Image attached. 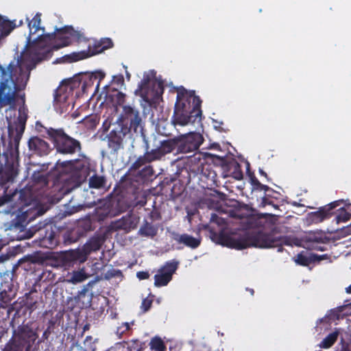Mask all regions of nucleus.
I'll use <instances>...</instances> for the list:
<instances>
[{"label":"nucleus","mask_w":351,"mask_h":351,"mask_svg":"<svg viewBox=\"0 0 351 351\" xmlns=\"http://www.w3.org/2000/svg\"><path fill=\"white\" fill-rule=\"evenodd\" d=\"M84 350L85 351H95L96 346L93 341V337L91 336H87L84 340Z\"/></svg>","instance_id":"obj_47"},{"label":"nucleus","mask_w":351,"mask_h":351,"mask_svg":"<svg viewBox=\"0 0 351 351\" xmlns=\"http://www.w3.org/2000/svg\"><path fill=\"white\" fill-rule=\"evenodd\" d=\"M265 193V195L264 197H273L272 194L273 193H276V191L274 190V192H267V193Z\"/></svg>","instance_id":"obj_62"},{"label":"nucleus","mask_w":351,"mask_h":351,"mask_svg":"<svg viewBox=\"0 0 351 351\" xmlns=\"http://www.w3.org/2000/svg\"><path fill=\"white\" fill-rule=\"evenodd\" d=\"M136 276L139 280H145L149 278V274L147 271H138L136 274Z\"/></svg>","instance_id":"obj_56"},{"label":"nucleus","mask_w":351,"mask_h":351,"mask_svg":"<svg viewBox=\"0 0 351 351\" xmlns=\"http://www.w3.org/2000/svg\"><path fill=\"white\" fill-rule=\"evenodd\" d=\"M38 335L27 325H21L13 330L12 336L1 351H31Z\"/></svg>","instance_id":"obj_5"},{"label":"nucleus","mask_w":351,"mask_h":351,"mask_svg":"<svg viewBox=\"0 0 351 351\" xmlns=\"http://www.w3.org/2000/svg\"><path fill=\"white\" fill-rule=\"evenodd\" d=\"M16 21H10L0 15V40L8 36L16 27Z\"/></svg>","instance_id":"obj_23"},{"label":"nucleus","mask_w":351,"mask_h":351,"mask_svg":"<svg viewBox=\"0 0 351 351\" xmlns=\"http://www.w3.org/2000/svg\"><path fill=\"white\" fill-rule=\"evenodd\" d=\"M26 120L27 116L19 115V117H18L17 123L16 125V135L14 137V141L16 142H18L20 140L23 133L24 132Z\"/></svg>","instance_id":"obj_35"},{"label":"nucleus","mask_w":351,"mask_h":351,"mask_svg":"<svg viewBox=\"0 0 351 351\" xmlns=\"http://www.w3.org/2000/svg\"><path fill=\"white\" fill-rule=\"evenodd\" d=\"M351 219V213L348 212L344 208L339 210L338 214L335 217V220L337 223L341 222H347Z\"/></svg>","instance_id":"obj_40"},{"label":"nucleus","mask_w":351,"mask_h":351,"mask_svg":"<svg viewBox=\"0 0 351 351\" xmlns=\"http://www.w3.org/2000/svg\"><path fill=\"white\" fill-rule=\"evenodd\" d=\"M158 148L164 157L166 154L171 153L177 149L176 138H169L160 141Z\"/></svg>","instance_id":"obj_26"},{"label":"nucleus","mask_w":351,"mask_h":351,"mask_svg":"<svg viewBox=\"0 0 351 351\" xmlns=\"http://www.w3.org/2000/svg\"><path fill=\"white\" fill-rule=\"evenodd\" d=\"M252 184L253 188L255 190L264 191L265 193L274 192V189L268 186L267 185L263 184L256 178L252 179Z\"/></svg>","instance_id":"obj_43"},{"label":"nucleus","mask_w":351,"mask_h":351,"mask_svg":"<svg viewBox=\"0 0 351 351\" xmlns=\"http://www.w3.org/2000/svg\"><path fill=\"white\" fill-rule=\"evenodd\" d=\"M15 69L12 62L8 66V71L0 64V103L4 100L10 101L18 90L17 84L12 78Z\"/></svg>","instance_id":"obj_6"},{"label":"nucleus","mask_w":351,"mask_h":351,"mask_svg":"<svg viewBox=\"0 0 351 351\" xmlns=\"http://www.w3.org/2000/svg\"><path fill=\"white\" fill-rule=\"evenodd\" d=\"M176 101L171 122L174 125L185 126L201 121L202 100L195 95V90H188L181 86L177 88Z\"/></svg>","instance_id":"obj_3"},{"label":"nucleus","mask_w":351,"mask_h":351,"mask_svg":"<svg viewBox=\"0 0 351 351\" xmlns=\"http://www.w3.org/2000/svg\"><path fill=\"white\" fill-rule=\"evenodd\" d=\"M45 129L56 153L66 156H73L77 154V158L75 159L63 162L58 160L56 163L55 169H62L60 173L80 172L88 165V158L82 153V145L79 140L70 136L63 128H45Z\"/></svg>","instance_id":"obj_2"},{"label":"nucleus","mask_w":351,"mask_h":351,"mask_svg":"<svg viewBox=\"0 0 351 351\" xmlns=\"http://www.w3.org/2000/svg\"><path fill=\"white\" fill-rule=\"evenodd\" d=\"M32 180L36 184H40L42 186H46L49 183L48 173L43 172H34L32 176Z\"/></svg>","instance_id":"obj_37"},{"label":"nucleus","mask_w":351,"mask_h":351,"mask_svg":"<svg viewBox=\"0 0 351 351\" xmlns=\"http://www.w3.org/2000/svg\"><path fill=\"white\" fill-rule=\"evenodd\" d=\"M73 87L68 83L58 88L54 93L53 106L56 111L63 113L68 110L69 106V94L72 93Z\"/></svg>","instance_id":"obj_15"},{"label":"nucleus","mask_w":351,"mask_h":351,"mask_svg":"<svg viewBox=\"0 0 351 351\" xmlns=\"http://www.w3.org/2000/svg\"><path fill=\"white\" fill-rule=\"evenodd\" d=\"M315 258H317V256H314V253H308V252L302 251L297 254L295 258V262L299 265L306 267L315 263Z\"/></svg>","instance_id":"obj_27"},{"label":"nucleus","mask_w":351,"mask_h":351,"mask_svg":"<svg viewBox=\"0 0 351 351\" xmlns=\"http://www.w3.org/2000/svg\"><path fill=\"white\" fill-rule=\"evenodd\" d=\"M43 230L45 232L44 234L41 232L40 233L41 237L40 238V245L49 249H53L56 247L58 244V239L56 232L52 229V227L50 226L49 228H48L47 226Z\"/></svg>","instance_id":"obj_20"},{"label":"nucleus","mask_w":351,"mask_h":351,"mask_svg":"<svg viewBox=\"0 0 351 351\" xmlns=\"http://www.w3.org/2000/svg\"><path fill=\"white\" fill-rule=\"evenodd\" d=\"M55 324V322L53 320H49V326L47 328V329L43 332L42 335V341H44L45 340H47L49 335L52 332L53 327Z\"/></svg>","instance_id":"obj_49"},{"label":"nucleus","mask_w":351,"mask_h":351,"mask_svg":"<svg viewBox=\"0 0 351 351\" xmlns=\"http://www.w3.org/2000/svg\"><path fill=\"white\" fill-rule=\"evenodd\" d=\"M41 22V14L36 13V15L33 17V19L29 22L28 26L29 28V34L32 36V34H36L38 30L42 29L43 33L45 32V28L40 27Z\"/></svg>","instance_id":"obj_33"},{"label":"nucleus","mask_w":351,"mask_h":351,"mask_svg":"<svg viewBox=\"0 0 351 351\" xmlns=\"http://www.w3.org/2000/svg\"><path fill=\"white\" fill-rule=\"evenodd\" d=\"M108 278L120 276L122 275V272L119 269H112L108 271Z\"/></svg>","instance_id":"obj_55"},{"label":"nucleus","mask_w":351,"mask_h":351,"mask_svg":"<svg viewBox=\"0 0 351 351\" xmlns=\"http://www.w3.org/2000/svg\"><path fill=\"white\" fill-rule=\"evenodd\" d=\"M262 204L265 206V205H274L272 202L267 197H263L262 198Z\"/></svg>","instance_id":"obj_59"},{"label":"nucleus","mask_w":351,"mask_h":351,"mask_svg":"<svg viewBox=\"0 0 351 351\" xmlns=\"http://www.w3.org/2000/svg\"><path fill=\"white\" fill-rule=\"evenodd\" d=\"M311 247L313 250H317V251H325L326 250V247L325 246L321 245L319 243H313L311 245Z\"/></svg>","instance_id":"obj_57"},{"label":"nucleus","mask_w":351,"mask_h":351,"mask_svg":"<svg viewBox=\"0 0 351 351\" xmlns=\"http://www.w3.org/2000/svg\"><path fill=\"white\" fill-rule=\"evenodd\" d=\"M16 290L14 287L12 278L9 280L2 281L0 285V308L6 310L7 317L14 310L10 309L12 307L11 302L16 297Z\"/></svg>","instance_id":"obj_12"},{"label":"nucleus","mask_w":351,"mask_h":351,"mask_svg":"<svg viewBox=\"0 0 351 351\" xmlns=\"http://www.w3.org/2000/svg\"><path fill=\"white\" fill-rule=\"evenodd\" d=\"M171 196L173 197H178L183 191V185L180 183V180L176 179V182L170 188Z\"/></svg>","instance_id":"obj_41"},{"label":"nucleus","mask_w":351,"mask_h":351,"mask_svg":"<svg viewBox=\"0 0 351 351\" xmlns=\"http://www.w3.org/2000/svg\"><path fill=\"white\" fill-rule=\"evenodd\" d=\"M19 169L17 165H16L13 162H8L4 169L0 171L1 176V184L3 187L4 186L11 182L14 181L15 177L18 175Z\"/></svg>","instance_id":"obj_22"},{"label":"nucleus","mask_w":351,"mask_h":351,"mask_svg":"<svg viewBox=\"0 0 351 351\" xmlns=\"http://www.w3.org/2000/svg\"><path fill=\"white\" fill-rule=\"evenodd\" d=\"M8 189L5 191V194L2 196H0V206L4 205L5 203H8L10 201H12L13 197L16 195L17 192V189H15L14 192H12L11 194L7 193Z\"/></svg>","instance_id":"obj_46"},{"label":"nucleus","mask_w":351,"mask_h":351,"mask_svg":"<svg viewBox=\"0 0 351 351\" xmlns=\"http://www.w3.org/2000/svg\"><path fill=\"white\" fill-rule=\"evenodd\" d=\"M171 279L169 275H166L158 271V273L154 276V285L158 287H164L167 285Z\"/></svg>","instance_id":"obj_36"},{"label":"nucleus","mask_w":351,"mask_h":351,"mask_svg":"<svg viewBox=\"0 0 351 351\" xmlns=\"http://www.w3.org/2000/svg\"><path fill=\"white\" fill-rule=\"evenodd\" d=\"M128 134L127 127L115 126L106 136L108 147L112 155H117L124 147L123 141Z\"/></svg>","instance_id":"obj_11"},{"label":"nucleus","mask_w":351,"mask_h":351,"mask_svg":"<svg viewBox=\"0 0 351 351\" xmlns=\"http://www.w3.org/2000/svg\"><path fill=\"white\" fill-rule=\"evenodd\" d=\"M330 317H332L333 318H338V317H339L338 312L335 309L330 310V315H326L324 317H323L322 319H320V322H325L326 323H329L330 320Z\"/></svg>","instance_id":"obj_54"},{"label":"nucleus","mask_w":351,"mask_h":351,"mask_svg":"<svg viewBox=\"0 0 351 351\" xmlns=\"http://www.w3.org/2000/svg\"><path fill=\"white\" fill-rule=\"evenodd\" d=\"M130 330V325L128 322H124L121 326H119L117 329V334L121 337L122 335L127 331Z\"/></svg>","instance_id":"obj_50"},{"label":"nucleus","mask_w":351,"mask_h":351,"mask_svg":"<svg viewBox=\"0 0 351 351\" xmlns=\"http://www.w3.org/2000/svg\"><path fill=\"white\" fill-rule=\"evenodd\" d=\"M314 256H317V258H315V263L320 262L322 260L328 259L329 258V256L327 254L318 255V254H314Z\"/></svg>","instance_id":"obj_58"},{"label":"nucleus","mask_w":351,"mask_h":351,"mask_svg":"<svg viewBox=\"0 0 351 351\" xmlns=\"http://www.w3.org/2000/svg\"><path fill=\"white\" fill-rule=\"evenodd\" d=\"M232 208L228 210L229 215L233 218L245 219L251 215L248 205L234 200L231 205Z\"/></svg>","instance_id":"obj_21"},{"label":"nucleus","mask_w":351,"mask_h":351,"mask_svg":"<svg viewBox=\"0 0 351 351\" xmlns=\"http://www.w3.org/2000/svg\"><path fill=\"white\" fill-rule=\"evenodd\" d=\"M150 81V76L149 75H144L135 91L136 95L141 96L143 100L146 101L149 100V86Z\"/></svg>","instance_id":"obj_24"},{"label":"nucleus","mask_w":351,"mask_h":351,"mask_svg":"<svg viewBox=\"0 0 351 351\" xmlns=\"http://www.w3.org/2000/svg\"><path fill=\"white\" fill-rule=\"evenodd\" d=\"M28 147L30 151L40 156L47 155L51 150L49 144L38 136H33L29 138Z\"/></svg>","instance_id":"obj_17"},{"label":"nucleus","mask_w":351,"mask_h":351,"mask_svg":"<svg viewBox=\"0 0 351 351\" xmlns=\"http://www.w3.org/2000/svg\"><path fill=\"white\" fill-rule=\"evenodd\" d=\"M125 95L121 92H118L115 95V103L118 106H122L125 103Z\"/></svg>","instance_id":"obj_53"},{"label":"nucleus","mask_w":351,"mask_h":351,"mask_svg":"<svg viewBox=\"0 0 351 351\" xmlns=\"http://www.w3.org/2000/svg\"><path fill=\"white\" fill-rule=\"evenodd\" d=\"M32 261L33 263H43L44 258L42 256H34Z\"/></svg>","instance_id":"obj_60"},{"label":"nucleus","mask_w":351,"mask_h":351,"mask_svg":"<svg viewBox=\"0 0 351 351\" xmlns=\"http://www.w3.org/2000/svg\"><path fill=\"white\" fill-rule=\"evenodd\" d=\"M158 232V228L147 221L143 224L138 230V234L142 237L154 238Z\"/></svg>","instance_id":"obj_28"},{"label":"nucleus","mask_w":351,"mask_h":351,"mask_svg":"<svg viewBox=\"0 0 351 351\" xmlns=\"http://www.w3.org/2000/svg\"><path fill=\"white\" fill-rule=\"evenodd\" d=\"M154 174V171L150 165L145 166L139 171V176L145 179L150 178Z\"/></svg>","instance_id":"obj_44"},{"label":"nucleus","mask_w":351,"mask_h":351,"mask_svg":"<svg viewBox=\"0 0 351 351\" xmlns=\"http://www.w3.org/2000/svg\"><path fill=\"white\" fill-rule=\"evenodd\" d=\"M339 206V202H331L324 206L320 207L318 210L312 212L309 214L310 220L315 223L323 221L324 219H329L332 215V210Z\"/></svg>","instance_id":"obj_16"},{"label":"nucleus","mask_w":351,"mask_h":351,"mask_svg":"<svg viewBox=\"0 0 351 351\" xmlns=\"http://www.w3.org/2000/svg\"><path fill=\"white\" fill-rule=\"evenodd\" d=\"M152 300L148 298L143 299L141 304V308L143 311L147 312V311H149L152 306Z\"/></svg>","instance_id":"obj_52"},{"label":"nucleus","mask_w":351,"mask_h":351,"mask_svg":"<svg viewBox=\"0 0 351 351\" xmlns=\"http://www.w3.org/2000/svg\"><path fill=\"white\" fill-rule=\"evenodd\" d=\"M112 47V40L109 38H104L95 41L92 47L89 45L87 50L71 53L68 56V58L70 62H77L102 53Z\"/></svg>","instance_id":"obj_7"},{"label":"nucleus","mask_w":351,"mask_h":351,"mask_svg":"<svg viewBox=\"0 0 351 351\" xmlns=\"http://www.w3.org/2000/svg\"><path fill=\"white\" fill-rule=\"evenodd\" d=\"M151 350L154 351H166V346L160 337H153L149 343Z\"/></svg>","instance_id":"obj_39"},{"label":"nucleus","mask_w":351,"mask_h":351,"mask_svg":"<svg viewBox=\"0 0 351 351\" xmlns=\"http://www.w3.org/2000/svg\"><path fill=\"white\" fill-rule=\"evenodd\" d=\"M116 228L125 231H130L136 228V223L131 217H123L117 221Z\"/></svg>","instance_id":"obj_32"},{"label":"nucleus","mask_w":351,"mask_h":351,"mask_svg":"<svg viewBox=\"0 0 351 351\" xmlns=\"http://www.w3.org/2000/svg\"><path fill=\"white\" fill-rule=\"evenodd\" d=\"M259 173L261 176L267 178V174L263 169H259Z\"/></svg>","instance_id":"obj_63"},{"label":"nucleus","mask_w":351,"mask_h":351,"mask_svg":"<svg viewBox=\"0 0 351 351\" xmlns=\"http://www.w3.org/2000/svg\"><path fill=\"white\" fill-rule=\"evenodd\" d=\"M338 332L335 331L328 335L321 342L320 346L323 348H330L337 341L338 337Z\"/></svg>","instance_id":"obj_38"},{"label":"nucleus","mask_w":351,"mask_h":351,"mask_svg":"<svg viewBox=\"0 0 351 351\" xmlns=\"http://www.w3.org/2000/svg\"><path fill=\"white\" fill-rule=\"evenodd\" d=\"M149 163L145 156V154L143 156H140L135 162L132 165L130 170H138L141 167H142L143 165H145L146 164Z\"/></svg>","instance_id":"obj_42"},{"label":"nucleus","mask_w":351,"mask_h":351,"mask_svg":"<svg viewBox=\"0 0 351 351\" xmlns=\"http://www.w3.org/2000/svg\"><path fill=\"white\" fill-rule=\"evenodd\" d=\"M210 239L217 244L237 250L246 249L250 247L260 248L278 247V252H282L283 245H291V238L287 236L275 237L263 232L239 236H231L223 230L219 232L210 230Z\"/></svg>","instance_id":"obj_1"},{"label":"nucleus","mask_w":351,"mask_h":351,"mask_svg":"<svg viewBox=\"0 0 351 351\" xmlns=\"http://www.w3.org/2000/svg\"><path fill=\"white\" fill-rule=\"evenodd\" d=\"M106 178L104 176L95 174L88 180L89 186L93 189H104L106 187Z\"/></svg>","instance_id":"obj_30"},{"label":"nucleus","mask_w":351,"mask_h":351,"mask_svg":"<svg viewBox=\"0 0 351 351\" xmlns=\"http://www.w3.org/2000/svg\"><path fill=\"white\" fill-rule=\"evenodd\" d=\"M153 88H156V92L154 93V96L158 97L163 94L164 92V85L162 81H155L153 83Z\"/></svg>","instance_id":"obj_48"},{"label":"nucleus","mask_w":351,"mask_h":351,"mask_svg":"<svg viewBox=\"0 0 351 351\" xmlns=\"http://www.w3.org/2000/svg\"><path fill=\"white\" fill-rule=\"evenodd\" d=\"M346 292L347 293H351V285L346 288Z\"/></svg>","instance_id":"obj_64"},{"label":"nucleus","mask_w":351,"mask_h":351,"mask_svg":"<svg viewBox=\"0 0 351 351\" xmlns=\"http://www.w3.org/2000/svg\"><path fill=\"white\" fill-rule=\"evenodd\" d=\"M95 78L99 77L100 80L103 79L104 77V74L101 72L98 71L93 74Z\"/></svg>","instance_id":"obj_61"},{"label":"nucleus","mask_w":351,"mask_h":351,"mask_svg":"<svg viewBox=\"0 0 351 351\" xmlns=\"http://www.w3.org/2000/svg\"><path fill=\"white\" fill-rule=\"evenodd\" d=\"M176 182V178H165L161 184L162 187L165 189L166 191H167L169 189L170 190L171 186L173 185V183Z\"/></svg>","instance_id":"obj_51"},{"label":"nucleus","mask_w":351,"mask_h":351,"mask_svg":"<svg viewBox=\"0 0 351 351\" xmlns=\"http://www.w3.org/2000/svg\"><path fill=\"white\" fill-rule=\"evenodd\" d=\"M149 146L147 143V141L145 142V152L144 154L145 155L148 162L150 163L152 162L159 160H160L163 156L158 148L157 147L156 149H152L151 150H149Z\"/></svg>","instance_id":"obj_31"},{"label":"nucleus","mask_w":351,"mask_h":351,"mask_svg":"<svg viewBox=\"0 0 351 351\" xmlns=\"http://www.w3.org/2000/svg\"><path fill=\"white\" fill-rule=\"evenodd\" d=\"M210 222L217 224L222 228L227 226V220L223 217H219L217 214L213 213L210 217Z\"/></svg>","instance_id":"obj_45"},{"label":"nucleus","mask_w":351,"mask_h":351,"mask_svg":"<svg viewBox=\"0 0 351 351\" xmlns=\"http://www.w3.org/2000/svg\"><path fill=\"white\" fill-rule=\"evenodd\" d=\"M38 308V298L33 293L29 292L25 294L22 298H19L16 302L12 303L11 310H14L16 314H19L21 311L23 314L29 313L30 315Z\"/></svg>","instance_id":"obj_14"},{"label":"nucleus","mask_w":351,"mask_h":351,"mask_svg":"<svg viewBox=\"0 0 351 351\" xmlns=\"http://www.w3.org/2000/svg\"><path fill=\"white\" fill-rule=\"evenodd\" d=\"M223 170L224 178L232 177L237 180H241L243 178L241 167L235 160H232L223 165Z\"/></svg>","instance_id":"obj_19"},{"label":"nucleus","mask_w":351,"mask_h":351,"mask_svg":"<svg viewBox=\"0 0 351 351\" xmlns=\"http://www.w3.org/2000/svg\"><path fill=\"white\" fill-rule=\"evenodd\" d=\"M87 277L88 276L84 270L73 271L71 273L67 274L65 280L67 282L77 284L84 281Z\"/></svg>","instance_id":"obj_29"},{"label":"nucleus","mask_w":351,"mask_h":351,"mask_svg":"<svg viewBox=\"0 0 351 351\" xmlns=\"http://www.w3.org/2000/svg\"><path fill=\"white\" fill-rule=\"evenodd\" d=\"M101 246V241L99 238H92L86 242L82 250H80L83 254H85L86 260L87 256L92 252H96L100 249Z\"/></svg>","instance_id":"obj_25"},{"label":"nucleus","mask_w":351,"mask_h":351,"mask_svg":"<svg viewBox=\"0 0 351 351\" xmlns=\"http://www.w3.org/2000/svg\"><path fill=\"white\" fill-rule=\"evenodd\" d=\"M56 39V33H42L36 39L32 40V36L27 38V43L23 52L25 56L35 62H40L48 59L52 56L53 51L56 50L53 43Z\"/></svg>","instance_id":"obj_4"},{"label":"nucleus","mask_w":351,"mask_h":351,"mask_svg":"<svg viewBox=\"0 0 351 351\" xmlns=\"http://www.w3.org/2000/svg\"><path fill=\"white\" fill-rule=\"evenodd\" d=\"M178 265L179 262L176 260L167 261L158 271L166 275H169V277L172 278V276L177 270Z\"/></svg>","instance_id":"obj_34"},{"label":"nucleus","mask_w":351,"mask_h":351,"mask_svg":"<svg viewBox=\"0 0 351 351\" xmlns=\"http://www.w3.org/2000/svg\"><path fill=\"white\" fill-rule=\"evenodd\" d=\"M56 39L55 49L58 50L60 48L70 45L72 42H80L83 40V34L73 29L72 26H64L62 28H56Z\"/></svg>","instance_id":"obj_8"},{"label":"nucleus","mask_w":351,"mask_h":351,"mask_svg":"<svg viewBox=\"0 0 351 351\" xmlns=\"http://www.w3.org/2000/svg\"><path fill=\"white\" fill-rule=\"evenodd\" d=\"M171 239L178 244H183L184 246L191 249L198 247L201 244V239L195 238L186 233L179 234L176 232H171Z\"/></svg>","instance_id":"obj_18"},{"label":"nucleus","mask_w":351,"mask_h":351,"mask_svg":"<svg viewBox=\"0 0 351 351\" xmlns=\"http://www.w3.org/2000/svg\"><path fill=\"white\" fill-rule=\"evenodd\" d=\"M54 262L51 265L55 267H71L77 263L86 261L85 254H83L80 250L63 252L55 256Z\"/></svg>","instance_id":"obj_13"},{"label":"nucleus","mask_w":351,"mask_h":351,"mask_svg":"<svg viewBox=\"0 0 351 351\" xmlns=\"http://www.w3.org/2000/svg\"><path fill=\"white\" fill-rule=\"evenodd\" d=\"M177 154H188L197 151L202 143V136L197 132H189L176 136Z\"/></svg>","instance_id":"obj_9"},{"label":"nucleus","mask_w":351,"mask_h":351,"mask_svg":"<svg viewBox=\"0 0 351 351\" xmlns=\"http://www.w3.org/2000/svg\"><path fill=\"white\" fill-rule=\"evenodd\" d=\"M142 119L138 109L130 106H123V110L118 120L117 125L127 127L128 133L133 130L137 132L138 128L141 126Z\"/></svg>","instance_id":"obj_10"}]
</instances>
